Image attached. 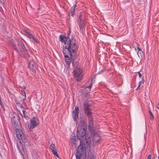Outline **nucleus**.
<instances>
[{
  "label": "nucleus",
  "mask_w": 159,
  "mask_h": 159,
  "mask_svg": "<svg viewBox=\"0 0 159 159\" xmlns=\"http://www.w3.org/2000/svg\"><path fill=\"white\" fill-rule=\"evenodd\" d=\"M61 41L64 43L63 52L64 54L67 69H69L70 63L74 59L76 54L78 47L75 40L73 39L70 40L63 35L60 36Z\"/></svg>",
  "instance_id": "f257e3e1"
},
{
  "label": "nucleus",
  "mask_w": 159,
  "mask_h": 159,
  "mask_svg": "<svg viewBox=\"0 0 159 159\" xmlns=\"http://www.w3.org/2000/svg\"><path fill=\"white\" fill-rule=\"evenodd\" d=\"M87 124L85 119L81 120L80 123L78 125L77 131L76 136L80 140V144L78 147L75 156L76 159H81L83 154H84L85 148L82 145H81V140L83 139L85 135L86 132L85 128Z\"/></svg>",
  "instance_id": "f03ea898"
},
{
  "label": "nucleus",
  "mask_w": 159,
  "mask_h": 159,
  "mask_svg": "<svg viewBox=\"0 0 159 159\" xmlns=\"http://www.w3.org/2000/svg\"><path fill=\"white\" fill-rule=\"evenodd\" d=\"M16 137L20 141L19 143H17L18 148L20 153L24 156L25 152L21 141H22L24 144L25 146H30V143L28 141L27 136L24 134L21 129L16 128Z\"/></svg>",
  "instance_id": "7ed1b4c3"
},
{
  "label": "nucleus",
  "mask_w": 159,
  "mask_h": 159,
  "mask_svg": "<svg viewBox=\"0 0 159 159\" xmlns=\"http://www.w3.org/2000/svg\"><path fill=\"white\" fill-rule=\"evenodd\" d=\"M12 45L13 48L18 52L25 51L26 53V49L24 43L21 41L16 40L15 43H12Z\"/></svg>",
  "instance_id": "20e7f679"
},
{
  "label": "nucleus",
  "mask_w": 159,
  "mask_h": 159,
  "mask_svg": "<svg viewBox=\"0 0 159 159\" xmlns=\"http://www.w3.org/2000/svg\"><path fill=\"white\" fill-rule=\"evenodd\" d=\"M73 74L76 80L77 81H80L84 75L82 70L79 68H76L74 70Z\"/></svg>",
  "instance_id": "39448f33"
},
{
  "label": "nucleus",
  "mask_w": 159,
  "mask_h": 159,
  "mask_svg": "<svg viewBox=\"0 0 159 159\" xmlns=\"http://www.w3.org/2000/svg\"><path fill=\"white\" fill-rule=\"evenodd\" d=\"M39 124L38 119L36 117H34L30 120V125L28 126L29 128H34Z\"/></svg>",
  "instance_id": "423d86ee"
},
{
  "label": "nucleus",
  "mask_w": 159,
  "mask_h": 159,
  "mask_svg": "<svg viewBox=\"0 0 159 159\" xmlns=\"http://www.w3.org/2000/svg\"><path fill=\"white\" fill-rule=\"evenodd\" d=\"M82 15L80 14L79 16L78 19V23L79 24V26L80 29H81L85 25V21L84 18L82 17Z\"/></svg>",
  "instance_id": "0eeeda50"
},
{
  "label": "nucleus",
  "mask_w": 159,
  "mask_h": 159,
  "mask_svg": "<svg viewBox=\"0 0 159 159\" xmlns=\"http://www.w3.org/2000/svg\"><path fill=\"white\" fill-rule=\"evenodd\" d=\"M79 110L78 107H75L74 110L73 111V117L75 121L78 118V114L79 113Z\"/></svg>",
  "instance_id": "6e6552de"
},
{
  "label": "nucleus",
  "mask_w": 159,
  "mask_h": 159,
  "mask_svg": "<svg viewBox=\"0 0 159 159\" xmlns=\"http://www.w3.org/2000/svg\"><path fill=\"white\" fill-rule=\"evenodd\" d=\"M28 67L32 71H35L36 69V64L33 60H32L30 61Z\"/></svg>",
  "instance_id": "1a4fd4ad"
},
{
  "label": "nucleus",
  "mask_w": 159,
  "mask_h": 159,
  "mask_svg": "<svg viewBox=\"0 0 159 159\" xmlns=\"http://www.w3.org/2000/svg\"><path fill=\"white\" fill-rule=\"evenodd\" d=\"M50 148L53 154L58 157V155L56 150V147L55 144H52L50 146Z\"/></svg>",
  "instance_id": "9d476101"
},
{
  "label": "nucleus",
  "mask_w": 159,
  "mask_h": 159,
  "mask_svg": "<svg viewBox=\"0 0 159 159\" xmlns=\"http://www.w3.org/2000/svg\"><path fill=\"white\" fill-rule=\"evenodd\" d=\"M84 111L85 113L87 115L89 118H92L91 116L92 112L90 111L89 108L88 106H84Z\"/></svg>",
  "instance_id": "9b49d317"
},
{
  "label": "nucleus",
  "mask_w": 159,
  "mask_h": 159,
  "mask_svg": "<svg viewBox=\"0 0 159 159\" xmlns=\"http://www.w3.org/2000/svg\"><path fill=\"white\" fill-rule=\"evenodd\" d=\"M89 119L88 128L89 130H91L92 129L93 126V118H89Z\"/></svg>",
  "instance_id": "f8f14e48"
},
{
  "label": "nucleus",
  "mask_w": 159,
  "mask_h": 159,
  "mask_svg": "<svg viewBox=\"0 0 159 159\" xmlns=\"http://www.w3.org/2000/svg\"><path fill=\"white\" fill-rule=\"evenodd\" d=\"M101 139L100 137L97 135H95L93 137V141L94 142H98Z\"/></svg>",
  "instance_id": "ddd939ff"
},
{
  "label": "nucleus",
  "mask_w": 159,
  "mask_h": 159,
  "mask_svg": "<svg viewBox=\"0 0 159 159\" xmlns=\"http://www.w3.org/2000/svg\"><path fill=\"white\" fill-rule=\"evenodd\" d=\"M93 80H92L91 82L92 83ZM92 86V83H91L89 85V86H88L86 87L85 89V90L86 91V93H89L90 91L91 88Z\"/></svg>",
  "instance_id": "4468645a"
},
{
  "label": "nucleus",
  "mask_w": 159,
  "mask_h": 159,
  "mask_svg": "<svg viewBox=\"0 0 159 159\" xmlns=\"http://www.w3.org/2000/svg\"><path fill=\"white\" fill-rule=\"evenodd\" d=\"M75 6H73V7H72L71 8V15L72 16H74V13H75Z\"/></svg>",
  "instance_id": "2eb2a0df"
},
{
  "label": "nucleus",
  "mask_w": 159,
  "mask_h": 159,
  "mask_svg": "<svg viewBox=\"0 0 159 159\" xmlns=\"http://www.w3.org/2000/svg\"><path fill=\"white\" fill-rule=\"evenodd\" d=\"M72 64L74 69L78 68L77 67L78 63L77 62L75 61H73L72 62Z\"/></svg>",
  "instance_id": "dca6fc26"
},
{
  "label": "nucleus",
  "mask_w": 159,
  "mask_h": 159,
  "mask_svg": "<svg viewBox=\"0 0 159 159\" xmlns=\"http://www.w3.org/2000/svg\"><path fill=\"white\" fill-rule=\"evenodd\" d=\"M134 49L136 51H137L138 50V51L137 52V54L139 57V53H143V52L142 50H140V49H139V48L138 47H134Z\"/></svg>",
  "instance_id": "f3484780"
},
{
  "label": "nucleus",
  "mask_w": 159,
  "mask_h": 159,
  "mask_svg": "<svg viewBox=\"0 0 159 159\" xmlns=\"http://www.w3.org/2000/svg\"><path fill=\"white\" fill-rule=\"evenodd\" d=\"M31 39H32V41L33 43H39L37 39L35 38L33 36Z\"/></svg>",
  "instance_id": "a211bd4d"
},
{
  "label": "nucleus",
  "mask_w": 159,
  "mask_h": 159,
  "mask_svg": "<svg viewBox=\"0 0 159 159\" xmlns=\"http://www.w3.org/2000/svg\"><path fill=\"white\" fill-rule=\"evenodd\" d=\"M149 112L150 115L151 116V117H150V119H151V120H153L154 119V117H153V115L152 114V112L150 110H149Z\"/></svg>",
  "instance_id": "6ab92c4d"
},
{
  "label": "nucleus",
  "mask_w": 159,
  "mask_h": 159,
  "mask_svg": "<svg viewBox=\"0 0 159 159\" xmlns=\"http://www.w3.org/2000/svg\"><path fill=\"white\" fill-rule=\"evenodd\" d=\"M27 34V37L30 39H31L32 37L33 36V35L30 33L29 32H27L26 33Z\"/></svg>",
  "instance_id": "aec40b11"
},
{
  "label": "nucleus",
  "mask_w": 159,
  "mask_h": 159,
  "mask_svg": "<svg viewBox=\"0 0 159 159\" xmlns=\"http://www.w3.org/2000/svg\"><path fill=\"white\" fill-rule=\"evenodd\" d=\"M24 92V95H22V100L24 101L25 99V93L24 92V90H22V92Z\"/></svg>",
  "instance_id": "412c9836"
},
{
  "label": "nucleus",
  "mask_w": 159,
  "mask_h": 159,
  "mask_svg": "<svg viewBox=\"0 0 159 159\" xmlns=\"http://www.w3.org/2000/svg\"><path fill=\"white\" fill-rule=\"evenodd\" d=\"M144 82V81L143 80L142 81H140L139 83V85L137 88V89H139V88L141 86L142 84H143Z\"/></svg>",
  "instance_id": "4be33fe9"
},
{
  "label": "nucleus",
  "mask_w": 159,
  "mask_h": 159,
  "mask_svg": "<svg viewBox=\"0 0 159 159\" xmlns=\"http://www.w3.org/2000/svg\"><path fill=\"white\" fill-rule=\"evenodd\" d=\"M71 141L73 143H74L75 144H76V141H75V138H72L71 139Z\"/></svg>",
  "instance_id": "5701e85b"
},
{
  "label": "nucleus",
  "mask_w": 159,
  "mask_h": 159,
  "mask_svg": "<svg viewBox=\"0 0 159 159\" xmlns=\"http://www.w3.org/2000/svg\"><path fill=\"white\" fill-rule=\"evenodd\" d=\"M86 139H86V137H85V138H84V141L86 143H87L88 145H89V144L90 143V142L89 141V140L87 141L86 140Z\"/></svg>",
  "instance_id": "b1692460"
},
{
  "label": "nucleus",
  "mask_w": 159,
  "mask_h": 159,
  "mask_svg": "<svg viewBox=\"0 0 159 159\" xmlns=\"http://www.w3.org/2000/svg\"><path fill=\"white\" fill-rule=\"evenodd\" d=\"M90 159H96V157L94 155H93L91 156Z\"/></svg>",
  "instance_id": "393cba45"
},
{
  "label": "nucleus",
  "mask_w": 159,
  "mask_h": 159,
  "mask_svg": "<svg viewBox=\"0 0 159 159\" xmlns=\"http://www.w3.org/2000/svg\"><path fill=\"white\" fill-rule=\"evenodd\" d=\"M138 75H139V77H141L142 74L140 72H138Z\"/></svg>",
  "instance_id": "a878e982"
},
{
  "label": "nucleus",
  "mask_w": 159,
  "mask_h": 159,
  "mask_svg": "<svg viewBox=\"0 0 159 159\" xmlns=\"http://www.w3.org/2000/svg\"><path fill=\"white\" fill-rule=\"evenodd\" d=\"M156 107L158 109H159V103H158L156 105Z\"/></svg>",
  "instance_id": "bb28decb"
},
{
  "label": "nucleus",
  "mask_w": 159,
  "mask_h": 159,
  "mask_svg": "<svg viewBox=\"0 0 159 159\" xmlns=\"http://www.w3.org/2000/svg\"><path fill=\"white\" fill-rule=\"evenodd\" d=\"M25 111H24V110H23V114L25 116Z\"/></svg>",
  "instance_id": "cd10ccee"
},
{
  "label": "nucleus",
  "mask_w": 159,
  "mask_h": 159,
  "mask_svg": "<svg viewBox=\"0 0 159 159\" xmlns=\"http://www.w3.org/2000/svg\"><path fill=\"white\" fill-rule=\"evenodd\" d=\"M23 88L24 89H26V87H25V86H23Z\"/></svg>",
  "instance_id": "c85d7f7f"
},
{
  "label": "nucleus",
  "mask_w": 159,
  "mask_h": 159,
  "mask_svg": "<svg viewBox=\"0 0 159 159\" xmlns=\"http://www.w3.org/2000/svg\"><path fill=\"white\" fill-rule=\"evenodd\" d=\"M1 7H0V10H1Z\"/></svg>",
  "instance_id": "c756f323"
}]
</instances>
